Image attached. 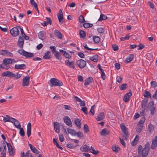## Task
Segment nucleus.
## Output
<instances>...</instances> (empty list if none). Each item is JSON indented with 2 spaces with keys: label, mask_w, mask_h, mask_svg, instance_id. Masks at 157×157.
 <instances>
[{
  "label": "nucleus",
  "mask_w": 157,
  "mask_h": 157,
  "mask_svg": "<svg viewBox=\"0 0 157 157\" xmlns=\"http://www.w3.org/2000/svg\"><path fill=\"white\" fill-rule=\"evenodd\" d=\"M109 132L106 128H104L102 130L100 134L103 136H105L109 134Z\"/></svg>",
  "instance_id": "nucleus-24"
},
{
  "label": "nucleus",
  "mask_w": 157,
  "mask_h": 157,
  "mask_svg": "<svg viewBox=\"0 0 157 157\" xmlns=\"http://www.w3.org/2000/svg\"><path fill=\"white\" fill-rule=\"evenodd\" d=\"M93 81V78L92 77H89L85 80V85H87L91 83Z\"/></svg>",
  "instance_id": "nucleus-22"
},
{
  "label": "nucleus",
  "mask_w": 157,
  "mask_h": 157,
  "mask_svg": "<svg viewBox=\"0 0 157 157\" xmlns=\"http://www.w3.org/2000/svg\"><path fill=\"white\" fill-rule=\"evenodd\" d=\"M24 43V39L21 36L19 37L17 42V44L20 48H23Z\"/></svg>",
  "instance_id": "nucleus-11"
},
{
  "label": "nucleus",
  "mask_w": 157,
  "mask_h": 157,
  "mask_svg": "<svg viewBox=\"0 0 157 157\" xmlns=\"http://www.w3.org/2000/svg\"><path fill=\"white\" fill-rule=\"evenodd\" d=\"M79 21L81 23H84L85 22L84 18L83 15H81L79 18Z\"/></svg>",
  "instance_id": "nucleus-40"
},
{
  "label": "nucleus",
  "mask_w": 157,
  "mask_h": 157,
  "mask_svg": "<svg viewBox=\"0 0 157 157\" xmlns=\"http://www.w3.org/2000/svg\"><path fill=\"white\" fill-rule=\"evenodd\" d=\"M7 65L8 64H6V63H4L3 62L2 63V69H4L6 70L10 68V67Z\"/></svg>",
  "instance_id": "nucleus-47"
},
{
  "label": "nucleus",
  "mask_w": 157,
  "mask_h": 157,
  "mask_svg": "<svg viewBox=\"0 0 157 157\" xmlns=\"http://www.w3.org/2000/svg\"><path fill=\"white\" fill-rule=\"evenodd\" d=\"M43 58L46 59H50L52 58L51 52L48 51L44 54V55L43 56Z\"/></svg>",
  "instance_id": "nucleus-16"
},
{
  "label": "nucleus",
  "mask_w": 157,
  "mask_h": 157,
  "mask_svg": "<svg viewBox=\"0 0 157 157\" xmlns=\"http://www.w3.org/2000/svg\"><path fill=\"white\" fill-rule=\"evenodd\" d=\"M17 52L20 55H22L27 58L32 57L34 56L33 53L28 52L25 51L23 49L19 50Z\"/></svg>",
  "instance_id": "nucleus-2"
},
{
  "label": "nucleus",
  "mask_w": 157,
  "mask_h": 157,
  "mask_svg": "<svg viewBox=\"0 0 157 157\" xmlns=\"http://www.w3.org/2000/svg\"><path fill=\"white\" fill-rule=\"evenodd\" d=\"M77 146V145H76V146H75L71 144H67V147L71 148V149L74 148Z\"/></svg>",
  "instance_id": "nucleus-49"
},
{
  "label": "nucleus",
  "mask_w": 157,
  "mask_h": 157,
  "mask_svg": "<svg viewBox=\"0 0 157 157\" xmlns=\"http://www.w3.org/2000/svg\"><path fill=\"white\" fill-rule=\"evenodd\" d=\"M33 152L36 154H38L39 153V151L35 147H34L33 149L32 150Z\"/></svg>",
  "instance_id": "nucleus-63"
},
{
  "label": "nucleus",
  "mask_w": 157,
  "mask_h": 157,
  "mask_svg": "<svg viewBox=\"0 0 157 157\" xmlns=\"http://www.w3.org/2000/svg\"><path fill=\"white\" fill-rule=\"evenodd\" d=\"M78 55L81 58H84L85 55L84 54L81 52H79L78 53Z\"/></svg>",
  "instance_id": "nucleus-60"
},
{
  "label": "nucleus",
  "mask_w": 157,
  "mask_h": 157,
  "mask_svg": "<svg viewBox=\"0 0 157 157\" xmlns=\"http://www.w3.org/2000/svg\"><path fill=\"white\" fill-rule=\"evenodd\" d=\"M83 46L85 49L89 50H97L98 48H89L87 46V44L85 43H84L83 44Z\"/></svg>",
  "instance_id": "nucleus-31"
},
{
  "label": "nucleus",
  "mask_w": 157,
  "mask_h": 157,
  "mask_svg": "<svg viewBox=\"0 0 157 157\" xmlns=\"http://www.w3.org/2000/svg\"><path fill=\"white\" fill-rule=\"evenodd\" d=\"M2 76L8 77L9 78H13L15 77V75L11 71H6L2 73Z\"/></svg>",
  "instance_id": "nucleus-6"
},
{
  "label": "nucleus",
  "mask_w": 157,
  "mask_h": 157,
  "mask_svg": "<svg viewBox=\"0 0 157 157\" xmlns=\"http://www.w3.org/2000/svg\"><path fill=\"white\" fill-rule=\"evenodd\" d=\"M61 54L60 52L56 51L54 53V55L55 58L57 59L61 60L62 59Z\"/></svg>",
  "instance_id": "nucleus-19"
},
{
  "label": "nucleus",
  "mask_w": 157,
  "mask_h": 157,
  "mask_svg": "<svg viewBox=\"0 0 157 157\" xmlns=\"http://www.w3.org/2000/svg\"><path fill=\"white\" fill-rule=\"evenodd\" d=\"M97 30L98 32L100 33H103L105 31L104 29L101 27L98 28L97 29Z\"/></svg>",
  "instance_id": "nucleus-43"
},
{
  "label": "nucleus",
  "mask_w": 157,
  "mask_h": 157,
  "mask_svg": "<svg viewBox=\"0 0 157 157\" xmlns=\"http://www.w3.org/2000/svg\"><path fill=\"white\" fill-rule=\"evenodd\" d=\"M138 140H136V139H134V140L132 142V145L134 146L136 145L137 144Z\"/></svg>",
  "instance_id": "nucleus-59"
},
{
  "label": "nucleus",
  "mask_w": 157,
  "mask_h": 157,
  "mask_svg": "<svg viewBox=\"0 0 157 157\" xmlns=\"http://www.w3.org/2000/svg\"><path fill=\"white\" fill-rule=\"evenodd\" d=\"M112 150L113 151L117 153L120 149L119 147H117L115 145H113L112 147Z\"/></svg>",
  "instance_id": "nucleus-30"
},
{
  "label": "nucleus",
  "mask_w": 157,
  "mask_h": 157,
  "mask_svg": "<svg viewBox=\"0 0 157 157\" xmlns=\"http://www.w3.org/2000/svg\"><path fill=\"white\" fill-rule=\"evenodd\" d=\"M63 56L67 58H70L71 56L70 55L67 53L66 51L63 54Z\"/></svg>",
  "instance_id": "nucleus-53"
},
{
  "label": "nucleus",
  "mask_w": 157,
  "mask_h": 157,
  "mask_svg": "<svg viewBox=\"0 0 157 157\" xmlns=\"http://www.w3.org/2000/svg\"><path fill=\"white\" fill-rule=\"evenodd\" d=\"M145 97H147V98H151V96L150 93L147 91H144V94Z\"/></svg>",
  "instance_id": "nucleus-36"
},
{
  "label": "nucleus",
  "mask_w": 157,
  "mask_h": 157,
  "mask_svg": "<svg viewBox=\"0 0 157 157\" xmlns=\"http://www.w3.org/2000/svg\"><path fill=\"white\" fill-rule=\"evenodd\" d=\"M80 150L82 152H87L90 150V147L87 145L85 144L82 147L80 148Z\"/></svg>",
  "instance_id": "nucleus-15"
},
{
  "label": "nucleus",
  "mask_w": 157,
  "mask_h": 157,
  "mask_svg": "<svg viewBox=\"0 0 157 157\" xmlns=\"http://www.w3.org/2000/svg\"><path fill=\"white\" fill-rule=\"evenodd\" d=\"M138 46L139 47V48L137 49L138 50L142 49L145 47L144 45L141 44H139Z\"/></svg>",
  "instance_id": "nucleus-64"
},
{
  "label": "nucleus",
  "mask_w": 157,
  "mask_h": 157,
  "mask_svg": "<svg viewBox=\"0 0 157 157\" xmlns=\"http://www.w3.org/2000/svg\"><path fill=\"white\" fill-rule=\"evenodd\" d=\"M30 4L34 7V6L36 7L37 4L36 2H35L34 0H30Z\"/></svg>",
  "instance_id": "nucleus-51"
},
{
  "label": "nucleus",
  "mask_w": 157,
  "mask_h": 157,
  "mask_svg": "<svg viewBox=\"0 0 157 157\" xmlns=\"http://www.w3.org/2000/svg\"><path fill=\"white\" fill-rule=\"evenodd\" d=\"M150 146V144L148 142L145 145V147L141 153L142 157H146L148 155Z\"/></svg>",
  "instance_id": "nucleus-3"
},
{
  "label": "nucleus",
  "mask_w": 157,
  "mask_h": 157,
  "mask_svg": "<svg viewBox=\"0 0 157 157\" xmlns=\"http://www.w3.org/2000/svg\"><path fill=\"white\" fill-rule=\"evenodd\" d=\"M79 34L80 37L81 38L84 39V37L86 36V33L83 30H81L79 31Z\"/></svg>",
  "instance_id": "nucleus-35"
},
{
  "label": "nucleus",
  "mask_w": 157,
  "mask_h": 157,
  "mask_svg": "<svg viewBox=\"0 0 157 157\" xmlns=\"http://www.w3.org/2000/svg\"><path fill=\"white\" fill-rule=\"evenodd\" d=\"M142 128L141 127L137 126L136 129L137 132L138 133H140L142 130Z\"/></svg>",
  "instance_id": "nucleus-58"
},
{
  "label": "nucleus",
  "mask_w": 157,
  "mask_h": 157,
  "mask_svg": "<svg viewBox=\"0 0 157 157\" xmlns=\"http://www.w3.org/2000/svg\"><path fill=\"white\" fill-rule=\"evenodd\" d=\"M38 37L40 39L42 40H44L46 37L45 32L44 31L40 32L38 34Z\"/></svg>",
  "instance_id": "nucleus-10"
},
{
  "label": "nucleus",
  "mask_w": 157,
  "mask_h": 157,
  "mask_svg": "<svg viewBox=\"0 0 157 157\" xmlns=\"http://www.w3.org/2000/svg\"><path fill=\"white\" fill-rule=\"evenodd\" d=\"M81 120L79 119L76 118L75 120V123L79 128H81Z\"/></svg>",
  "instance_id": "nucleus-26"
},
{
  "label": "nucleus",
  "mask_w": 157,
  "mask_h": 157,
  "mask_svg": "<svg viewBox=\"0 0 157 157\" xmlns=\"http://www.w3.org/2000/svg\"><path fill=\"white\" fill-rule=\"evenodd\" d=\"M151 111V114H153L154 113V112L155 110V108L154 107H151L149 108Z\"/></svg>",
  "instance_id": "nucleus-57"
},
{
  "label": "nucleus",
  "mask_w": 157,
  "mask_h": 157,
  "mask_svg": "<svg viewBox=\"0 0 157 157\" xmlns=\"http://www.w3.org/2000/svg\"><path fill=\"white\" fill-rule=\"evenodd\" d=\"M64 122L68 126L72 127V124L70 118L68 116H64L63 118Z\"/></svg>",
  "instance_id": "nucleus-7"
},
{
  "label": "nucleus",
  "mask_w": 157,
  "mask_h": 157,
  "mask_svg": "<svg viewBox=\"0 0 157 157\" xmlns=\"http://www.w3.org/2000/svg\"><path fill=\"white\" fill-rule=\"evenodd\" d=\"M157 146V136H155L154 139L152 141L151 148L153 149Z\"/></svg>",
  "instance_id": "nucleus-13"
},
{
  "label": "nucleus",
  "mask_w": 157,
  "mask_h": 157,
  "mask_svg": "<svg viewBox=\"0 0 157 157\" xmlns=\"http://www.w3.org/2000/svg\"><path fill=\"white\" fill-rule=\"evenodd\" d=\"M14 125L17 128H19L21 127L20 122L17 120H16L13 123Z\"/></svg>",
  "instance_id": "nucleus-29"
},
{
  "label": "nucleus",
  "mask_w": 157,
  "mask_h": 157,
  "mask_svg": "<svg viewBox=\"0 0 157 157\" xmlns=\"http://www.w3.org/2000/svg\"><path fill=\"white\" fill-rule=\"evenodd\" d=\"M25 65L23 64H16L14 68L16 69H22L25 68Z\"/></svg>",
  "instance_id": "nucleus-20"
},
{
  "label": "nucleus",
  "mask_w": 157,
  "mask_h": 157,
  "mask_svg": "<svg viewBox=\"0 0 157 157\" xmlns=\"http://www.w3.org/2000/svg\"><path fill=\"white\" fill-rule=\"evenodd\" d=\"M50 81V86L51 87L54 86H62L63 85V83L61 81H59L56 78H51Z\"/></svg>",
  "instance_id": "nucleus-1"
},
{
  "label": "nucleus",
  "mask_w": 157,
  "mask_h": 157,
  "mask_svg": "<svg viewBox=\"0 0 157 157\" xmlns=\"http://www.w3.org/2000/svg\"><path fill=\"white\" fill-rule=\"evenodd\" d=\"M50 49L53 53H55L57 51H56V48L54 46H50Z\"/></svg>",
  "instance_id": "nucleus-46"
},
{
  "label": "nucleus",
  "mask_w": 157,
  "mask_h": 157,
  "mask_svg": "<svg viewBox=\"0 0 157 157\" xmlns=\"http://www.w3.org/2000/svg\"><path fill=\"white\" fill-rule=\"evenodd\" d=\"M154 102L153 101H151L149 103L148 108L149 109L151 107H154Z\"/></svg>",
  "instance_id": "nucleus-55"
},
{
  "label": "nucleus",
  "mask_w": 157,
  "mask_h": 157,
  "mask_svg": "<svg viewBox=\"0 0 157 157\" xmlns=\"http://www.w3.org/2000/svg\"><path fill=\"white\" fill-rule=\"evenodd\" d=\"M104 117V113H101L99 114L97 116V118L96 120L98 121H100L102 120Z\"/></svg>",
  "instance_id": "nucleus-21"
},
{
  "label": "nucleus",
  "mask_w": 157,
  "mask_h": 157,
  "mask_svg": "<svg viewBox=\"0 0 157 157\" xmlns=\"http://www.w3.org/2000/svg\"><path fill=\"white\" fill-rule=\"evenodd\" d=\"M76 63L77 65L81 69L84 68L86 64V62L82 59H80L77 61Z\"/></svg>",
  "instance_id": "nucleus-4"
},
{
  "label": "nucleus",
  "mask_w": 157,
  "mask_h": 157,
  "mask_svg": "<svg viewBox=\"0 0 157 157\" xmlns=\"http://www.w3.org/2000/svg\"><path fill=\"white\" fill-rule=\"evenodd\" d=\"M134 58V55L131 54L126 58L125 61L127 63H129L132 61Z\"/></svg>",
  "instance_id": "nucleus-23"
},
{
  "label": "nucleus",
  "mask_w": 157,
  "mask_h": 157,
  "mask_svg": "<svg viewBox=\"0 0 157 157\" xmlns=\"http://www.w3.org/2000/svg\"><path fill=\"white\" fill-rule=\"evenodd\" d=\"M63 15V14L62 10H59V14L58 16V18L59 22L61 23H63L64 22Z\"/></svg>",
  "instance_id": "nucleus-9"
},
{
  "label": "nucleus",
  "mask_w": 157,
  "mask_h": 157,
  "mask_svg": "<svg viewBox=\"0 0 157 157\" xmlns=\"http://www.w3.org/2000/svg\"><path fill=\"white\" fill-rule=\"evenodd\" d=\"M76 135H77L78 137L79 138H81L83 136V134L80 132H78L77 133H76Z\"/></svg>",
  "instance_id": "nucleus-56"
},
{
  "label": "nucleus",
  "mask_w": 157,
  "mask_h": 157,
  "mask_svg": "<svg viewBox=\"0 0 157 157\" xmlns=\"http://www.w3.org/2000/svg\"><path fill=\"white\" fill-rule=\"evenodd\" d=\"M94 42L96 44L98 43L100 40V37L98 36H94L93 37Z\"/></svg>",
  "instance_id": "nucleus-28"
},
{
  "label": "nucleus",
  "mask_w": 157,
  "mask_h": 157,
  "mask_svg": "<svg viewBox=\"0 0 157 157\" xmlns=\"http://www.w3.org/2000/svg\"><path fill=\"white\" fill-rule=\"evenodd\" d=\"M89 151H90L94 155H97L99 152L98 151H95L94 148H92V149H90V150Z\"/></svg>",
  "instance_id": "nucleus-44"
},
{
  "label": "nucleus",
  "mask_w": 157,
  "mask_h": 157,
  "mask_svg": "<svg viewBox=\"0 0 157 157\" xmlns=\"http://www.w3.org/2000/svg\"><path fill=\"white\" fill-rule=\"evenodd\" d=\"M147 100L144 99L143 100L142 103V108H144L146 107L147 105Z\"/></svg>",
  "instance_id": "nucleus-48"
},
{
  "label": "nucleus",
  "mask_w": 157,
  "mask_h": 157,
  "mask_svg": "<svg viewBox=\"0 0 157 157\" xmlns=\"http://www.w3.org/2000/svg\"><path fill=\"white\" fill-rule=\"evenodd\" d=\"M55 34L59 38L61 39L62 38V35L61 33L58 30H55L54 32Z\"/></svg>",
  "instance_id": "nucleus-25"
},
{
  "label": "nucleus",
  "mask_w": 157,
  "mask_h": 157,
  "mask_svg": "<svg viewBox=\"0 0 157 157\" xmlns=\"http://www.w3.org/2000/svg\"><path fill=\"white\" fill-rule=\"evenodd\" d=\"M30 77L29 76L24 77L22 80V86H27L29 83Z\"/></svg>",
  "instance_id": "nucleus-8"
},
{
  "label": "nucleus",
  "mask_w": 157,
  "mask_h": 157,
  "mask_svg": "<svg viewBox=\"0 0 157 157\" xmlns=\"http://www.w3.org/2000/svg\"><path fill=\"white\" fill-rule=\"evenodd\" d=\"M2 51L3 52L1 53L2 55H4L5 54L7 53V55H9L10 56L12 57L13 56V54L10 52H8L6 50H2Z\"/></svg>",
  "instance_id": "nucleus-39"
},
{
  "label": "nucleus",
  "mask_w": 157,
  "mask_h": 157,
  "mask_svg": "<svg viewBox=\"0 0 157 157\" xmlns=\"http://www.w3.org/2000/svg\"><path fill=\"white\" fill-rule=\"evenodd\" d=\"M98 56L97 55H95L92 57H90V60L95 62H97L98 61Z\"/></svg>",
  "instance_id": "nucleus-27"
},
{
  "label": "nucleus",
  "mask_w": 157,
  "mask_h": 157,
  "mask_svg": "<svg viewBox=\"0 0 157 157\" xmlns=\"http://www.w3.org/2000/svg\"><path fill=\"white\" fill-rule=\"evenodd\" d=\"M151 86L154 88L157 86V83L155 81H152L151 82Z\"/></svg>",
  "instance_id": "nucleus-52"
},
{
  "label": "nucleus",
  "mask_w": 157,
  "mask_h": 157,
  "mask_svg": "<svg viewBox=\"0 0 157 157\" xmlns=\"http://www.w3.org/2000/svg\"><path fill=\"white\" fill-rule=\"evenodd\" d=\"M95 107V105H94L92 106L91 108L90 109V115H93L94 114V108Z\"/></svg>",
  "instance_id": "nucleus-45"
},
{
  "label": "nucleus",
  "mask_w": 157,
  "mask_h": 157,
  "mask_svg": "<svg viewBox=\"0 0 157 157\" xmlns=\"http://www.w3.org/2000/svg\"><path fill=\"white\" fill-rule=\"evenodd\" d=\"M128 88V85L126 84H124L119 87L120 89L121 90H124Z\"/></svg>",
  "instance_id": "nucleus-33"
},
{
  "label": "nucleus",
  "mask_w": 157,
  "mask_h": 157,
  "mask_svg": "<svg viewBox=\"0 0 157 157\" xmlns=\"http://www.w3.org/2000/svg\"><path fill=\"white\" fill-rule=\"evenodd\" d=\"M63 108L67 110H71V107L67 105H64Z\"/></svg>",
  "instance_id": "nucleus-62"
},
{
  "label": "nucleus",
  "mask_w": 157,
  "mask_h": 157,
  "mask_svg": "<svg viewBox=\"0 0 157 157\" xmlns=\"http://www.w3.org/2000/svg\"><path fill=\"white\" fill-rule=\"evenodd\" d=\"M3 62L6 64H11L10 63L11 59H5L3 60Z\"/></svg>",
  "instance_id": "nucleus-37"
},
{
  "label": "nucleus",
  "mask_w": 157,
  "mask_h": 157,
  "mask_svg": "<svg viewBox=\"0 0 157 157\" xmlns=\"http://www.w3.org/2000/svg\"><path fill=\"white\" fill-rule=\"evenodd\" d=\"M11 35L14 37L17 36L19 33L18 26L17 27H13L10 30Z\"/></svg>",
  "instance_id": "nucleus-5"
},
{
  "label": "nucleus",
  "mask_w": 157,
  "mask_h": 157,
  "mask_svg": "<svg viewBox=\"0 0 157 157\" xmlns=\"http://www.w3.org/2000/svg\"><path fill=\"white\" fill-rule=\"evenodd\" d=\"M131 95L132 93L131 92L127 93L124 96L123 101L125 102H128L129 101V98Z\"/></svg>",
  "instance_id": "nucleus-14"
},
{
  "label": "nucleus",
  "mask_w": 157,
  "mask_h": 157,
  "mask_svg": "<svg viewBox=\"0 0 157 157\" xmlns=\"http://www.w3.org/2000/svg\"><path fill=\"white\" fill-rule=\"evenodd\" d=\"M54 129L56 132L59 133L60 131L59 123L57 122H54Z\"/></svg>",
  "instance_id": "nucleus-17"
},
{
  "label": "nucleus",
  "mask_w": 157,
  "mask_h": 157,
  "mask_svg": "<svg viewBox=\"0 0 157 157\" xmlns=\"http://www.w3.org/2000/svg\"><path fill=\"white\" fill-rule=\"evenodd\" d=\"M67 131L68 133H69L72 136H75L76 135V131L73 129L71 128H67Z\"/></svg>",
  "instance_id": "nucleus-18"
},
{
  "label": "nucleus",
  "mask_w": 157,
  "mask_h": 157,
  "mask_svg": "<svg viewBox=\"0 0 157 157\" xmlns=\"http://www.w3.org/2000/svg\"><path fill=\"white\" fill-rule=\"evenodd\" d=\"M46 18L47 20V24H49L51 25L52 24V21L50 17H46Z\"/></svg>",
  "instance_id": "nucleus-54"
},
{
  "label": "nucleus",
  "mask_w": 157,
  "mask_h": 157,
  "mask_svg": "<svg viewBox=\"0 0 157 157\" xmlns=\"http://www.w3.org/2000/svg\"><path fill=\"white\" fill-rule=\"evenodd\" d=\"M65 65L70 68H75L74 65V63L73 61L70 62L69 60H67L65 62Z\"/></svg>",
  "instance_id": "nucleus-12"
},
{
  "label": "nucleus",
  "mask_w": 157,
  "mask_h": 157,
  "mask_svg": "<svg viewBox=\"0 0 157 157\" xmlns=\"http://www.w3.org/2000/svg\"><path fill=\"white\" fill-rule=\"evenodd\" d=\"M31 129H27V134L28 137H29L31 134Z\"/></svg>",
  "instance_id": "nucleus-61"
},
{
  "label": "nucleus",
  "mask_w": 157,
  "mask_h": 157,
  "mask_svg": "<svg viewBox=\"0 0 157 157\" xmlns=\"http://www.w3.org/2000/svg\"><path fill=\"white\" fill-rule=\"evenodd\" d=\"M93 25L92 24H90L87 23H86L83 24V26L85 28H87L90 27H91Z\"/></svg>",
  "instance_id": "nucleus-41"
},
{
  "label": "nucleus",
  "mask_w": 157,
  "mask_h": 157,
  "mask_svg": "<svg viewBox=\"0 0 157 157\" xmlns=\"http://www.w3.org/2000/svg\"><path fill=\"white\" fill-rule=\"evenodd\" d=\"M20 129V130L19 131V134L22 136H25V133L23 128H22L20 127L19 128H18Z\"/></svg>",
  "instance_id": "nucleus-38"
},
{
  "label": "nucleus",
  "mask_w": 157,
  "mask_h": 157,
  "mask_svg": "<svg viewBox=\"0 0 157 157\" xmlns=\"http://www.w3.org/2000/svg\"><path fill=\"white\" fill-rule=\"evenodd\" d=\"M5 142L6 143L7 145V146L9 152H10V151L13 150L12 146H11V144H9V143L7 142L6 141H5Z\"/></svg>",
  "instance_id": "nucleus-42"
},
{
  "label": "nucleus",
  "mask_w": 157,
  "mask_h": 157,
  "mask_svg": "<svg viewBox=\"0 0 157 157\" xmlns=\"http://www.w3.org/2000/svg\"><path fill=\"white\" fill-rule=\"evenodd\" d=\"M113 49L114 51H116L118 50V47L117 45L116 44H114L112 45Z\"/></svg>",
  "instance_id": "nucleus-50"
},
{
  "label": "nucleus",
  "mask_w": 157,
  "mask_h": 157,
  "mask_svg": "<svg viewBox=\"0 0 157 157\" xmlns=\"http://www.w3.org/2000/svg\"><path fill=\"white\" fill-rule=\"evenodd\" d=\"M83 129L85 133H87L89 131V128L88 125L86 124H85L84 125Z\"/></svg>",
  "instance_id": "nucleus-34"
},
{
  "label": "nucleus",
  "mask_w": 157,
  "mask_h": 157,
  "mask_svg": "<svg viewBox=\"0 0 157 157\" xmlns=\"http://www.w3.org/2000/svg\"><path fill=\"white\" fill-rule=\"evenodd\" d=\"M107 18V17L105 15L101 14L98 21H101L103 20H105Z\"/></svg>",
  "instance_id": "nucleus-32"
}]
</instances>
